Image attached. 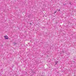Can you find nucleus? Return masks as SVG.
Returning a JSON list of instances; mask_svg holds the SVG:
<instances>
[{
  "mask_svg": "<svg viewBox=\"0 0 76 76\" xmlns=\"http://www.w3.org/2000/svg\"><path fill=\"white\" fill-rule=\"evenodd\" d=\"M32 73L33 75H36V71L35 70H33L32 71Z\"/></svg>",
  "mask_w": 76,
  "mask_h": 76,
  "instance_id": "nucleus-1",
  "label": "nucleus"
},
{
  "mask_svg": "<svg viewBox=\"0 0 76 76\" xmlns=\"http://www.w3.org/2000/svg\"><path fill=\"white\" fill-rule=\"evenodd\" d=\"M4 37L5 39H9V38H8V37L7 36H5Z\"/></svg>",
  "mask_w": 76,
  "mask_h": 76,
  "instance_id": "nucleus-2",
  "label": "nucleus"
},
{
  "mask_svg": "<svg viewBox=\"0 0 76 76\" xmlns=\"http://www.w3.org/2000/svg\"><path fill=\"white\" fill-rule=\"evenodd\" d=\"M58 63V61H55V63L56 64H57V63Z\"/></svg>",
  "mask_w": 76,
  "mask_h": 76,
  "instance_id": "nucleus-3",
  "label": "nucleus"
},
{
  "mask_svg": "<svg viewBox=\"0 0 76 76\" xmlns=\"http://www.w3.org/2000/svg\"><path fill=\"white\" fill-rule=\"evenodd\" d=\"M13 43L14 44V45H16L17 44V43L16 42H14Z\"/></svg>",
  "mask_w": 76,
  "mask_h": 76,
  "instance_id": "nucleus-4",
  "label": "nucleus"
},
{
  "mask_svg": "<svg viewBox=\"0 0 76 76\" xmlns=\"http://www.w3.org/2000/svg\"><path fill=\"white\" fill-rule=\"evenodd\" d=\"M68 23L69 25H70V24H71V23H70V21H68Z\"/></svg>",
  "mask_w": 76,
  "mask_h": 76,
  "instance_id": "nucleus-5",
  "label": "nucleus"
},
{
  "mask_svg": "<svg viewBox=\"0 0 76 76\" xmlns=\"http://www.w3.org/2000/svg\"><path fill=\"white\" fill-rule=\"evenodd\" d=\"M28 18H31V15H28Z\"/></svg>",
  "mask_w": 76,
  "mask_h": 76,
  "instance_id": "nucleus-6",
  "label": "nucleus"
},
{
  "mask_svg": "<svg viewBox=\"0 0 76 76\" xmlns=\"http://www.w3.org/2000/svg\"><path fill=\"white\" fill-rule=\"evenodd\" d=\"M63 6H66V4H64Z\"/></svg>",
  "mask_w": 76,
  "mask_h": 76,
  "instance_id": "nucleus-7",
  "label": "nucleus"
},
{
  "mask_svg": "<svg viewBox=\"0 0 76 76\" xmlns=\"http://www.w3.org/2000/svg\"><path fill=\"white\" fill-rule=\"evenodd\" d=\"M69 4L71 5H72V2H70L69 3Z\"/></svg>",
  "mask_w": 76,
  "mask_h": 76,
  "instance_id": "nucleus-8",
  "label": "nucleus"
},
{
  "mask_svg": "<svg viewBox=\"0 0 76 76\" xmlns=\"http://www.w3.org/2000/svg\"><path fill=\"white\" fill-rule=\"evenodd\" d=\"M62 53H64V51H62Z\"/></svg>",
  "mask_w": 76,
  "mask_h": 76,
  "instance_id": "nucleus-9",
  "label": "nucleus"
},
{
  "mask_svg": "<svg viewBox=\"0 0 76 76\" xmlns=\"http://www.w3.org/2000/svg\"><path fill=\"white\" fill-rule=\"evenodd\" d=\"M60 11V9H59V10H58V12H59V11Z\"/></svg>",
  "mask_w": 76,
  "mask_h": 76,
  "instance_id": "nucleus-10",
  "label": "nucleus"
},
{
  "mask_svg": "<svg viewBox=\"0 0 76 76\" xmlns=\"http://www.w3.org/2000/svg\"><path fill=\"white\" fill-rule=\"evenodd\" d=\"M13 67H14V65H13V66H12V68H13Z\"/></svg>",
  "mask_w": 76,
  "mask_h": 76,
  "instance_id": "nucleus-11",
  "label": "nucleus"
},
{
  "mask_svg": "<svg viewBox=\"0 0 76 76\" xmlns=\"http://www.w3.org/2000/svg\"><path fill=\"white\" fill-rule=\"evenodd\" d=\"M56 13V11L55 12H54V13Z\"/></svg>",
  "mask_w": 76,
  "mask_h": 76,
  "instance_id": "nucleus-12",
  "label": "nucleus"
},
{
  "mask_svg": "<svg viewBox=\"0 0 76 76\" xmlns=\"http://www.w3.org/2000/svg\"><path fill=\"white\" fill-rule=\"evenodd\" d=\"M62 72H63V70H62Z\"/></svg>",
  "mask_w": 76,
  "mask_h": 76,
  "instance_id": "nucleus-13",
  "label": "nucleus"
},
{
  "mask_svg": "<svg viewBox=\"0 0 76 76\" xmlns=\"http://www.w3.org/2000/svg\"><path fill=\"white\" fill-rule=\"evenodd\" d=\"M69 54H67V55L68 56H69Z\"/></svg>",
  "mask_w": 76,
  "mask_h": 76,
  "instance_id": "nucleus-14",
  "label": "nucleus"
},
{
  "mask_svg": "<svg viewBox=\"0 0 76 76\" xmlns=\"http://www.w3.org/2000/svg\"><path fill=\"white\" fill-rule=\"evenodd\" d=\"M30 24H31V25L32 24V23H30Z\"/></svg>",
  "mask_w": 76,
  "mask_h": 76,
  "instance_id": "nucleus-15",
  "label": "nucleus"
},
{
  "mask_svg": "<svg viewBox=\"0 0 76 76\" xmlns=\"http://www.w3.org/2000/svg\"><path fill=\"white\" fill-rule=\"evenodd\" d=\"M43 28H45V27H43Z\"/></svg>",
  "mask_w": 76,
  "mask_h": 76,
  "instance_id": "nucleus-16",
  "label": "nucleus"
},
{
  "mask_svg": "<svg viewBox=\"0 0 76 76\" xmlns=\"http://www.w3.org/2000/svg\"><path fill=\"white\" fill-rule=\"evenodd\" d=\"M24 75V74H23V75Z\"/></svg>",
  "mask_w": 76,
  "mask_h": 76,
  "instance_id": "nucleus-17",
  "label": "nucleus"
}]
</instances>
